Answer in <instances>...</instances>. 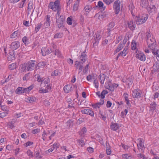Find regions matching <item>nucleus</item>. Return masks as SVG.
<instances>
[{
	"label": "nucleus",
	"mask_w": 159,
	"mask_h": 159,
	"mask_svg": "<svg viewBox=\"0 0 159 159\" xmlns=\"http://www.w3.org/2000/svg\"><path fill=\"white\" fill-rule=\"evenodd\" d=\"M36 65L35 61L31 60L27 63H25L22 65L21 69L23 72L31 71L33 70L35 67Z\"/></svg>",
	"instance_id": "nucleus-1"
},
{
	"label": "nucleus",
	"mask_w": 159,
	"mask_h": 159,
	"mask_svg": "<svg viewBox=\"0 0 159 159\" xmlns=\"http://www.w3.org/2000/svg\"><path fill=\"white\" fill-rule=\"evenodd\" d=\"M37 81L39 82H41V86L47 88V87L49 86L50 89H51L52 85L50 84V80L47 78H41L39 75L37 76Z\"/></svg>",
	"instance_id": "nucleus-2"
},
{
	"label": "nucleus",
	"mask_w": 159,
	"mask_h": 159,
	"mask_svg": "<svg viewBox=\"0 0 159 159\" xmlns=\"http://www.w3.org/2000/svg\"><path fill=\"white\" fill-rule=\"evenodd\" d=\"M49 8L52 9L54 11L57 10H61V7L60 5V1L56 0L54 2H50L48 6Z\"/></svg>",
	"instance_id": "nucleus-3"
},
{
	"label": "nucleus",
	"mask_w": 159,
	"mask_h": 159,
	"mask_svg": "<svg viewBox=\"0 0 159 159\" xmlns=\"http://www.w3.org/2000/svg\"><path fill=\"white\" fill-rule=\"evenodd\" d=\"M33 88V85H30L27 88L19 87L16 90V93L18 94L29 93Z\"/></svg>",
	"instance_id": "nucleus-4"
},
{
	"label": "nucleus",
	"mask_w": 159,
	"mask_h": 159,
	"mask_svg": "<svg viewBox=\"0 0 159 159\" xmlns=\"http://www.w3.org/2000/svg\"><path fill=\"white\" fill-rule=\"evenodd\" d=\"M148 15L147 14H143L142 16L136 18L135 21L137 25H141L144 23L147 20Z\"/></svg>",
	"instance_id": "nucleus-5"
},
{
	"label": "nucleus",
	"mask_w": 159,
	"mask_h": 159,
	"mask_svg": "<svg viewBox=\"0 0 159 159\" xmlns=\"http://www.w3.org/2000/svg\"><path fill=\"white\" fill-rule=\"evenodd\" d=\"M147 42L148 46L151 50L155 47L156 40L153 38H151V39H147Z\"/></svg>",
	"instance_id": "nucleus-6"
},
{
	"label": "nucleus",
	"mask_w": 159,
	"mask_h": 159,
	"mask_svg": "<svg viewBox=\"0 0 159 159\" xmlns=\"http://www.w3.org/2000/svg\"><path fill=\"white\" fill-rule=\"evenodd\" d=\"M134 77L131 75L129 76L128 78H123L122 79V81L123 82H125L126 84L127 85L128 88H129L130 86L132 85Z\"/></svg>",
	"instance_id": "nucleus-7"
},
{
	"label": "nucleus",
	"mask_w": 159,
	"mask_h": 159,
	"mask_svg": "<svg viewBox=\"0 0 159 159\" xmlns=\"http://www.w3.org/2000/svg\"><path fill=\"white\" fill-rule=\"evenodd\" d=\"M143 140V139L141 138L137 140V142H138V143L137 144L138 149L139 151L142 152H143V149L145 148Z\"/></svg>",
	"instance_id": "nucleus-8"
},
{
	"label": "nucleus",
	"mask_w": 159,
	"mask_h": 159,
	"mask_svg": "<svg viewBox=\"0 0 159 159\" xmlns=\"http://www.w3.org/2000/svg\"><path fill=\"white\" fill-rule=\"evenodd\" d=\"M120 2L119 0L116 1L114 3L113 8L116 14H118L120 11Z\"/></svg>",
	"instance_id": "nucleus-9"
},
{
	"label": "nucleus",
	"mask_w": 159,
	"mask_h": 159,
	"mask_svg": "<svg viewBox=\"0 0 159 159\" xmlns=\"http://www.w3.org/2000/svg\"><path fill=\"white\" fill-rule=\"evenodd\" d=\"M147 9L149 14L153 15L156 10V7L154 5H150L147 7Z\"/></svg>",
	"instance_id": "nucleus-10"
},
{
	"label": "nucleus",
	"mask_w": 159,
	"mask_h": 159,
	"mask_svg": "<svg viewBox=\"0 0 159 159\" xmlns=\"http://www.w3.org/2000/svg\"><path fill=\"white\" fill-rule=\"evenodd\" d=\"M98 77H99L100 82L102 84H104L105 80H107L109 77L107 75L104 74H100Z\"/></svg>",
	"instance_id": "nucleus-11"
},
{
	"label": "nucleus",
	"mask_w": 159,
	"mask_h": 159,
	"mask_svg": "<svg viewBox=\"0 0 159 159\" xmlns=\"http://www.w3.org/2000/svg\"><path fill=\"white\" fill-rule=\"evenodd\" d=\"M20 46V44L18 41L13 42L10 45V48L13 50H15L19 48Z\"/></svg>",
	"instance_id": "nucleus-12"
},
{
	"label": "nucleus",
	"mask_w": 159,
	"mask_h": 159,
	"mask_svg": "<svg viewBox=\"0 0 159 159\" xmlns=\"http://www.w3.org/2000/svg\"><path fill=\"white\" fill-rule=\"evenodd\" d=\"M132 95L133 98H138L141 97V94L139 90L135 89L132 91Z\"/></svg>",
	"instance_id": "nucleus-13"
},
{
	"label": "nucleus",
	"mask_w": 159,
	"mask_h": 159,
	"mask_svg": "<svg viewBox=\"0 0 159 159\" xmlns=\"http://www.w3.org/2000/svg\"><path fill=\"white\" fill-rule=\"evenodd\" d=\"M81 112L83 114L89 115L92 116H93L94 114L93 111L89 108L82 110Z\"/></svg>",
	"instance_id": "nucleus-14"
},
{
	"label": "nucleus",
	"mask_w": 159,
	"mask_h": 159,
	"mask_svg": "<svg viewBox=\"0 0 159 159\" xmlns=\"http://www.w3.org/2000/svg\"><path fill=\"white\" fill-rule=\"evenodd\" d=\"M51 45L52 46L54 50H55L54 54L58 57H61V56L60 52L58 49H57V46L53 43H52Z\"/></svg>",
	"instance_id": "nucleus-15"
},
{
	"label": "nucleus",
	"mask_w": 159,
	"mask_h": 159,
	"mask_svg": "<svg viewBox=\"0 0 159 159\" xmlns=\"http://www.w3.org/2000/svg\"><path fill=\"white\" fill-rule=\"evenodd\" d=\"M127 25L130 30H134L136 27L135 23L134 22L133 20H131L128 22Z\"/></svg>",
	"instance_id": "nucleus-16"
},
{
	"label": "nucleus",
	"mask_w": 159,
	"mask_h": 159,
	"mask_svg": "<svg viewBox=\"0 0 159 159\" xmlns=\"http://www.w3.org/2000/svg\"><path fill=\"white\" fill-rule=\"evenodd\" d=\"M91 9V6L90 5H87L85 6L84 8V14L86 16L87 15Z\"/></svg>",
	"instance_id": "nucleus-17"
},
{
	"label": "nucleus",
	"mask_w": 159,
	"mask_h": 159,
	"mask_svg": "<svg viewBox=\"0 0 159 159\" xmlns=\"http://www.w3.org/2000/svg\"><path fill=\"white\" fill-rule=\"evenodd\" d=\"M136 57L140 60L144 61L146 59L145 55L143 53H140L136 55Z\"/></svg>",
	"instance_id": "nucleus-18"
},
{
	"label": "nucleus",
	"mask_w": 159,
	"mask_h": 159,
	"mask_svg": "<svg viewBox=\"0 0 159 159\" xmlns=\"http://www.w3.org/2000/svg\"><path fill=\"white\" fill-rule=\"evenodd\" d=\"M41 52L43 56H45L46 54H49L52 52L51 49H42Z\"/></svg>",
	"instance_id": "nucleus-19"
},
{
	"label": "nucleus",
	"mask_w": 159,
	"mask_h": 159,
	"mask_svg": "<svg viewBox=\"0 0 159 159\" xmlns=\"http://www.w3.org/2000/svg\"><path fill=\"white\" fill-rule=\"evenodd\" d=\"M128 49V46H125L124 49L123 50L119 53V56H125L128 52L127 51Z\"/></svg>",
	"instance_id": "nucleus-20"
},
{
	"label": "nucleus",
	"mask_w": 159,
	"mask_h": 159,
	"mask_svg": "<svg viewBox=\"0 0 159 159\" xmlns=\"http://www.w3.org/2000/svg\"><path fill=\"white\" fill-rule=\"evenodd\" d=\"M129 10L131 12L132 15L133 16L134 15V13L135 11L134 7L132 2L130 3V4L129 6Z\"/></svg>",
	"instance_id": "nucleus-21"
},
{
	"label": "nucleus",
	"mask_w": 159,
	"mask_h": 159,
	"mask_svg": "<svg viewBox=\"0 0 159 159\" xmlns=\"http://www.w3.org/2000/svg\"><path fill=\"white\" fill-rule=\"evenodd\" d=\"M81 63L80 62L78 61H76L75 62V66L76 67V69H78L80 70L79 72H80L83 68V66L80 64Z\"/></svg>",
	"instance_id": "nucleus-22"
},
{
	"label": "nucleus",
	"mask_w": 159,
	"mask_h": 159,
	"mask_svg": "<svg viewBox=\"0 0 159 159\" xmlns=\"http://www.w3.org/2000/svg\"><path fill=\"white\" fill-rule=\"evenodd\" d=\"M61 75V71L56 69L53 71L51 73V75L52 76H60Z\"/></svg>",
	"instance_id": "nucleus-23"
},
{
	"label": "nucleus",
	"mask_w": 159,
	"mask_h": 159,
	"mask_svg": "<svg viewBox=\"0 0 159 159\" xmlns=\"http://www.w3.org/2000/svg\"><path fill=\"white\" fill-rule=\"evenodd\" d=\"M110 127L111 129L113 131H116L119 128L118 125L116 123H111Z\"/></svg>",
	"instance_id": "nucleus-24"
},
{
	"label": "nucleus",
	"mask_w": 159,
	"mask_h": 159,
	"mask_svg": "<svg viewBox=\"0 0 159 159\" xmlns=\"http://www.w3.org/2000/svg\"><path fill=\"white\" fill-rule=\"evenodd\" d=\"M20 32L17 30L14 32L10 36V37L11 38L14 39L16 37H19L20 36Z\"/></svg>",
	"instance_id": "nucleus-25"
},
{
	"label": "nucleus",
	"mask_w": 159,
	"mask_h": 159,
	"mask_svg": "<svg viewBox=\"0 0 159 159\" xmlns=\"http://www.w3.org/2000/svg\"><path fill=\"white\" fill-rule=\"evenodd\" d=\"M85 52H84L81 53V55L80 57V62L81 63L85 62L86 61V55L84 53Z\"/></svg>",
	"instance_id": "nucleus-26"
},
{
	"label": "nucleus",
	"mask_w": 159,
	"mask_h": 159,
	"mask_svg": "<svg viewBox=\"0 0 159 159\" xmlns=\"http://www.w3.org/2000/svg\"><path fill=\"white\" fill-rule=\"evenodd\" d=\"M50 87L49 86L47 87V88H45V89H41L39 90V92L40 93H47L49 92L50 90Z\"/></svg>",
	"instance_id": "nucleus-27"
},
{
	"label": "nucleus",
	"mask_w": 159,
	"mask_h": 159,
	"mask_svg": "<svg viewBox=\"0 0 159 159\" xmlns=\"http://www.w3.org/2000/svg\"><path fill=\"white\" fill-rule=\"evenodd\" d=\"M148 4V0H141L140 6L146 8Z\"/></svg>",
	"instance_id": "nucleus-28"
},
{
	"label": "nucleus",
	"mask_w": 159,
	"mask_h": 159,
	"mask_svg": "<svg viewBox=\"0 0 159 159\" xmlns=\"http://www.w3.org/2000/svg\"><path fill=\"white\" fill-rule=\"evenodd\" d=\"M71 86L70 85H66L64 87V90L65 93H68L70 91Z\"/></svg>",
	"instance_id": "nucleus-29"
},
{
	"label": "nucleus",
	"mask_w": 159,
	"mask_h": 159,
	"mask_svg": "<svg viewBox=\"0 0 159 159\" xmlns=\"http://www.w3.org/2000/svg\"><path fill=\"white\" fill-rule=\"evenodd\" d=\"M115 25V24L114 22H110L108 26L107 30L110 32L111 30H112V29L114 27Z\"/></svg>",
	"instance_id": "nucleus-30"
},
{
	"label": "nucleus",
	"mask_w": 159,
	"mask_h": 159,
	"mask_svg": "<svg viewBox=\"0 0 159 159\" xmlns=\"http://www.w3.org/2000/svg\"><path fill=\"white\" fill-rule=\"evenodd\" d=\"M152 52L154 55H156L157 57H159V49L157 50L156 48L155 47L152 50Z\"/></svg>",
	"instance_id": "nucleus-31"
},
{
	"label": "nucleus",
	"mask_w": 159,
	"mask_h": 159,
	"mask_svg": "<svg viewBox=\"0 0 159 159\" xmlns=\"http://www.w3.org/2000/svg\"><path fill=\"white\" fill-rule=\"evenodd\" d=\"M34 155L37 159H41L42 157L40 155V152L39 150H36L34 152Z\"/></svg>",
	"instance_id": "nucleus-32"
},
{
	"label": "nucleus",
	"mask_w": 159,
	"mask_h": 159,
	"mask_svg": "<svg viewBox=\"0 0 159 159\" xmlns=\"http://www.w3.org/2000/svg\"><path fill=\"white\" fill-rule=\"evenodd\" d=\"M42 26V24L39 23L35 27L34 32L35 33H36L40 29Z\"/></svg>",
	"instance_id": "nucleus-33"
},
{
	"label": "nucleus",
	"mask_w": 159,
	"mask_h": 159,
	"mask_svg": "<svg viewBox=\"0 0 159 159\" xmlns=\"http://www.w3.org/2000/svg\"><path fill=\"white\" fill-rule=\"evenodd\" d=\"M33 9L32 3L29 2L28 4L27 11L28 14L30 13L31 10Z\"/></svg>",
	"instance_id": "nucleus-34"
},
{
	"label": "nucleus",
	"mask_w": 159,
	"mask_h": 159,
	"mask_svg": "<svg viewBox=\"0 0 159 159\" xmlns=\"http://www.w3.org/2000/svg\"><path fill=\"white\" fill-rule=\"evenodd\" d=\"M63 36V33L59 32L55 34L54 36V38L55 39H58L61 38Z\"/></svg>",
	"instance_id": "nucleus-35"
},
{
	"label": "nucleus",
	"mask_w": 159,
	"mask_h": 159,
	"mask_svg": "<svg viewBox=\"0 0 159 159\" xmlns=\"http://www.w3.org/2000/svg\"><path fill=\"white\" fill-rule=\"evenodd\" d=\"M98 5L103 10H104L105 9V7L104 6L103 3L101 1H99L98 2Z\"/></svg>",
	"instance_id": "nucleus-36"
},
{
	"label": "nucleus",
	"mask_w": 159,
	"mask_h": 159,
	"mask_svg": "<svg viewBox=\"0 0 159 159\" xmlns=\"http://www.w3.org/2000/svg\"><path fill=\"white\" fill-rule=\"evenodd\" d=\"M110 147L109 146V144L107 145V144L106 143V148L107 154V155H110L111 153V150L110 148Z\"/></svg>",
	"instance_id": "nucleus-37"
},
{
	"label": "nucleus",
	"mask_w": 159,
	"mask_h": 159,
	"mask_svg": "<svg viewBox=\"0 0 159 159\" xmlns=\"http://www.w3.org/2000/svg\"><path fill=\"white\" fill-rule=\"evenodd\" d=\"M131 48L132 50H134L136 48V43L135 41L133 40L131 43Z\"/></svg>",
	"instance_id": "nucleus-38"
},
{
	"label": "nucleus",
	"mask_w": 159,
	"mask_h": 159,
	"mask_svg": "<svg viewBox=\"0 0 159 159\" xmlns=\"http://www.w3.org/2000/svg\"><path fill=\"white\" fill-rule=\"evenodd\" d=\"M56 23H57V26L59 28H60L63 26V23L64 21L61 20H56Z\"/></svg>",
	"instance_id": "nucleus-39"
},
{
	"label": "nucleus",
	"mask_w": 159,
	"mask_h": 159,
	"mask_svg": "<svg viewBox=\"0 0 159 159\" xmlns=\"http://www.w3.org/2000/svg\"><path fill=\"white\" fill-rule=\"evenodd\" d=\"M124 46L123 44H122V43H120L119 44L117 48L116 49V52H119L120 51Z\"/></svg>",
	"instance_id": "nucleus-40"
},
{
	"label": "nucleus",
	"mask_w": 159,
	"mask_h": 159,
	"mask_svg": "<svg viewBox=\"0 0 159 159\" xmlns=\"http://www.w3.org/2000/svg\"><path fill=\"white\" fill-rule=\"evenodd\" d=\"M86 129L85 127L83 128L81 131L79 132V134L80 135H83L86 132Z\"/></svg>",
	"instance_id": "nucleus-41"
},
{
	"label": "nucleus",
	"mask_w": 159,
	"mask_h": 159,
	"mask_svg": "<svg viewBox=\"0 0 159 159\" xmlns=\"http://www.w3.org/2000/svg\"><path fill=\"white\" fill-rule=\"evenodd\" d=\"M26 1V0H21V2L18 4V7L20 8L23 7Z\"/></svg>",
	"instance_id": "nucleus-42"
},
{
	"label": "nucleus",
	"mask_w": 159,
	"mask_h": 159,
	"mask_svg": "<svg viewBox=\"0 0 159 159\" xmlns=\"http://www.w3.org/2000/svg\"><path fill=\"white\" fill-rule=\"evenodd\" d=\"M79 5V2L78 1L75 2L74 5L73 10L74 11H76L77 10L78 7Z\"/></svg>",
	"instance_id": "nucleus-43"
},
{
	"label": "nucleus",
	"mask_w": 159,
	"mask_h": 159,
	"mask_svg": "<svg viewBox=\"0 0 159 159\" xmlns=\"http://www.w3.org/2000/svg\"><path fill=\"white\" fill-rule=\"evenodd\" d=\"M122 157L126 159H132V157L130 155H129L127 154H123L122 155Z\"/></svg>",
	"instance_id": "nucleus-44"
},
{
	"label": "nucleus",
	"mask_w": 159,
	"mask_h": 159,
	"mask_svg": "<svg viewBox=\"0 0 159 159\" xmlns=\"http://www.w3.org/2000/svg\"><path fill=\"white\" fill-rule=\"evenodd\" d=\"M27 99L30 102H33L35 101L36 98L34 97H31L28 98Z\"/></svg>",
	"instance_id": "nucleus-45"
},
{
	"label": "nucleus",
	"mask_w": 159,
	"mask_h": 159,
	"mask_svg": "<svg viewBox=\"0 0 159 159\" xmlns=\"http://www.w3.org/2000/svg\"><path fill=\"white\" fill-rule=\"evenodd\" d=\"M22 41L25 44H28L29 43L28 39L26 36H24L22 39Z\"/></svg>",
	"instance_id": "nucleus-46"
},
{
	"label": "nucleus",
	"mask_w": 159,
	"mask_h": 159,
	"mask_svg": "<svg viewBox=\"0 0 159 159\" xmlns=\"http://www.w3.org/2000/svg\"><path fill=\"white\" fill-rule=\"evenodd\" d=\"M157 104L155 102H153L151 104L150 107L151 109V110L152 111H154L156 109V107Z\"/></svg>",
	"instance_id": "nucleus-47"
},
{
	"label": "nucleus",
	"mask_w": 159,
	"mask_h": 159,
	"mask_svg": "<svg viewBox=\"0 0 159 159\" xmlns=\"http://www.w3.org/2000/svg\"><path fill=\"white\" fill-rule=\"evenodd\" d=\"M16 65L15 63H13L9 65V69L11 70H13L16 68Z\"/></svg>",
	"instance_id": "nucleus-48"
},
{
	"label": "nucleus",
	"mask_w": 159,
	"mask_h": 159,
	"mask_svg": "<svg viewBox=\"0 0 159 159\" xmlns=\"http://www.w3.org/2000/svg\"><path fill=\"white\" fill-rule=\"evenodd\" d=\"M108 93V92L106 90H104L101 93V98H105V95Z\"/></svg>",
	"instance_id": "nucleus-49"
},
{
	"label": "nucleus",
	"mask_w": 159,
	"mask_h": 159,
	"mask_svg": "<svg viewBox=\"0 0 159 159\" xmlns=\"http://www.w3.org/2000/svg\"><path fill=\"white\" fill-rule=\"evenodd\" d=\"M48 135V134L45 130H44L42 134V137L44 141L46 139V136Z\"/></svg>",
	"instance_id": "nucleus-50"
},
{
	"label": "nucleus",
	"mask_w": 159,
	"mask_h": 159,
	"mask_svg": "<svg viewBox=\"0 0 159 159\" xmlns=\"http://www.w3.org/2000/svg\"><path fill=\"white\" fill-rule=\"evenodd\" d=\"M26 154L29 157H33V153L30 150H28L26 152Z\"/></svg>",
	"instance_id": "nucleus-51"
},
{
	"label": "nucleus",
	"mask_w": 159,
	"mask_h": 159,
	"mask_svg": "<svg viewBox=\"0 0 159 159\" xmlns=\"http://www.w3.org/2000/svg\"><path fill=\"white\" fill-rule=\"evenodd\" d=\"M8 114L7 111H4L0 113V117L3 118L6 116Z\"/></svg>",
	"instance_id": "nucleus-52"
},
{
	"label": "nucleus",
	"mask_w": 159,
	"mask_h": 159,
	"mask_svg": "<svg viewBox=\"0 0 159 159\" xmlns=\"http://www.w3.org/2000/svg\"><path fill=\"white\" fill-rule=\"evenodd\" d=\"M64 16L62 15H61L59 17L56 18V20H61V21H65Z\"/></svg>",
	"instance_id": "nucleus-53"
},
{
	"label": "nucleus",
	"mask_w": 159,
	"mask_h": 159,
	"mask_svg": "<svg viewBox=\"0 0 159 159\" xmlns=\"http://www.w3.org/2000/svg\"><path fill=\"white\" fill-rule=\"evenodd\" d=\"M46 65V62L42 61L39 62L38 63V66L39 67L43 66V67H44Z\"/></svg>",
	"instance_id": "nucleus-54"
},
{
	"label": "nucleus",
	"mask_w": 159,
	"mask_h": 159,
	"mask_svg": "<svg viewBox=\"0 0 159 159\" xmlns=\"http://www.w3.org/2000/svg\"><path fill=\"white\" fill-rule=\"evenodd\" d=\"M107 80V81L105 83V88L111 85L112 84L111 80H109L108 79Z\"/></svg>",
	"instance_id": "nucleus-55"
},
{
	"label": "nucleus",
	"mask_w": 159,
	"mask_h": 159,
	"mask_svg": "<svg viewBox=\"0 0 159 159\" xmlns=\"http://www.w3.org/2000/svg\"><path fill=\"white\" fill-rule=\"evenodd\" d=\"M67 23L69 25L72 24V19L70 17H68L67 19Z\"/></svg>",
	"instance_id": "nucleus-56"
},
{
	"label": "nucleus",
	"mask_w": 159,
	"mask_h": 159,
	"mask_svg": "<svg viewBox=\"0 0 159 159\" xmlns=\"http://www.w3.org/2000/svg\"><path fill=\"white\" fill-rule=\"evenodd\" d=\"M93 107L96 109L99 108L101 107L99 103H97L95 104L92 105Z\"/></svg>",
	"instance_id": "nucleus-57"
},
{
	"label": "nucleus",
	"mask_w": 159,
	"mask_h": 159,
	"mask_svg": "<svg viewBox=\"0 0 159 159\" xmlns=\"http://www.w3.org/2000/svg\"><path fill=\"white\" fill-rule=\"evenodd\" d=\"M106 88L108 89L111 91H113L114 90L112 84L107 87H106Z\"/></svg>",
	"instance_id": "nucleus-58"
},
{
	"label": "nucleus",
	"mask_w": 159,
	"mask_h": 159,
	"mask_svg": "<svg viewBox=\"0 0 159 159\" xmlns=\"http://www.w3.org/2000/svg\"><path fill=\"white\" fill-rule=\"evenodd\" d=\"M40 132V129H34L32 130V133L33 134H36L38 133L39 132Z\"/></svg>",
	"instance_id": "nucleus-59"
},
{
	"label": "nucleus",
	"mask_w": 159,
	"mask_h": 159,
	"mask_svg": "<svg viewBox=\"0 0 159 159\" xmlns=\"http://www.w3.org/2000/svg\"><path fill=\"white\" fill-rule=\"evenodd\" d=\"M94 85L95 87L96 88H98V80H94L93 82Z\"/></svg>",
	"instance_id": "nucleus-60"
},
{
	"label": "nucleus",
	"mask_w": 159,
	"mask_h": 159,
	"mask_svg": "<svg viewBox=\"0 0 159 159\" xmlns=\"http://www.w3.org/2000/svg\"><path fill=\"white\" fill-rule=\"evenodd\" d=\"M29 78V74H25L23 77V80H27Z\"/></svg>",
	"instance_id": "nucleus-61"
},
{
	"label": "nucleus",
	"mask_w": 159,
	"mask_h": 159,
	"mask_svg": "<svg viewBox=\"0 0 159 159\" xmlns=\"http://www.w3.org/2000/svg\"><path fill=\"white\" fill-rule=\"evenodd\" d=\"M88 66H89V64H87L86 65V66H85V67H84V68L83 69V72L84 73H85L87 72V71L88 70Z\"/></svg>",
	"instance_id": "nucleus-62"
},
{
	"label": "nucleus",
	"mask_w": 159,
	"mask_h": 159,
	"mask_svg": "<svg viewBox=\"0 0 159 159\" xmlns=\"http://www.w3.org/2000/svg\"><path fill=\"white\" fill-rule=\"evenodd\" d=\"M103 1L104 3L107 5L110 4L111 3H112L113 2V1L112 0H103Z\"/></svg>",
	"instance_id": "nucleus-63"
},
{
	"label": "nucleus",
	"mask_w": 159,
	"mask_h": 159,
	"mask_svg": "<svg viewBox=\"0 0 159 159\" xmlns=\"http://www.w3.org/2000/svg\"><path fill=\"white\" fill-rule=\"evenodd\" d=\"M33 144V143L32 142L28 141L25 143L26 147L30 146L32 145Z\"/></svg>",
	"instance_id": "nucleus-64"
}]
</instances>
